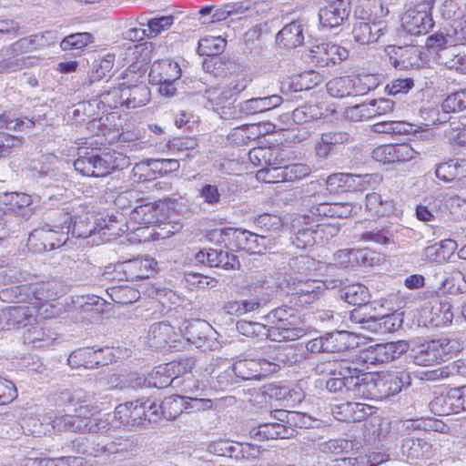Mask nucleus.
<instances>
[{
    "label": "nucleus",
    "mask_w": 466,
    "mask_h": 466,
    "mask_svg": "<svg viewBox=\"0 0 466 466\" xmlns=\"http://www.w3.org/2000/svg\"><path fill=\"white\" fill-rule=\"evenodd\" d=\"M408 349L409 344L404 340L375 344L362 352V359L373 365L389 362L400 358Z\"/></svg>",
    "instance_id": "8"
},
{
    "label": "nucleus",
    "mask_w": 466,
    "mask_h": 466,
    "mask_svg": "<svg viewBox=\"0 0 466 466\" xmlns=\"http://www.w3.org/2000/svg\"><path fill=\"white\" fill-rule=\"evenodd\" d=\"M118 428L114 414L102 416L84 417L83 434L85 433H108L111 430Z\"/></svg>",
    "instance_id": "40"
},
{
    "label": "nucleus",
    "mask_w": 466,
    "mask_h": 466,
    "mask_svg": "<svg viewBox=\"0 0 466 466\" xmlns=\"http://www.w3.org/2000/svg\"><path fill=\"white\" fill-rule=\"evenodd\" d=\"M279 171L281 173L278 175V177H280L281 181H295L309 176L311 169L306 164L298 163L280 167Z\"/></svg>",
    "instance_id": "60"
},
{
    "label": "nucleus",
    "mask_w": 466,
    "mask_h": 466,
    "mask_svg": "<svg viewBox=\"0 0 466 466\" xmlns=\"http://www.w3.org/2000/svg\"><path fill=\"white\" fill-rule=\"evenodd\" d=\"M385 26L381 22L357 21L352 29V35L360 45H369L378 41L384 34Z\"/></svg>",
    "instance_id": "28"
},
{
    "label": "nucleus",
    "mask_w": 466,
    "mask_h": 466,
    "mask_svg": "<svg viewBox=\"0 0 466 466\" xmlns=\"http://www.w3.org/2000/svg\"><path fill=\"white\" fill-rule=\"evenodd\" d=\"M127 164L126 157L116 151L102 154H86L74 161L76 171L85 177H103Z\"/></svg>",
    "instance_id": "4"
},
{
    "label": "nucleus",
    "mask_w": 466,
    "mask_h": 466,
    "mask_svg": "<svg viewBox=\"0 0 466 466\" xmlns=\"http://www.w3.org/2000/svg\"><path fill=\"white\" fill-rule=\"evenodd\" d=\"M175 335L173 327L168 323L164 321L154 323L148 331L149 346L157 350L164 349L171 341H175Z\"/></svg>",
    "instance_id": "37"
},
{
    "label": "nucleus",
    "mask_w": 466,
    "mask_h": 466,
    "mask_svg": "<svg viewBox=\"0 0 466 466\" xmlns=\"http://www.w3.org/2000/svg\"><path fill=\"white\" fill-rule=\"evenodd\" d=\"M72 444L73 449L77 454L95 457L103 453H123L124 451H127L132 446V443L128 440H126L125 443L116 444V442H111L106 445H101L98 443L96 446L91 447L89 445L90 441L86 437H77L73 441Z\"/></svg>",
    "instance_id": "16"
},
{
    "label": "nucleus",
    "mask_w": 466,
    "mask_h": 466,
    "mask_svg": "<svg viewBox=\"0 0 466 466\" xmlns=\"http://www.w3.org/2000/svg\"><path fill=\"white\" fill-rule=\"evenodd\" d=\"M368 254L366 249H340L335 253V261L343 268L368 266Z\"/></svg>",
    "instance_id": "42"
},
{
    "label": "nucleus",
    "mask_w": 466,
    "mask_h": 466,
    "mask_svg": "<svg viewBox=\"0 0 466 466\" xmlns=\"http://www.w3.org/2000/svg\"><path fill=\"white\" fill-rule=\"evenodd\" d=\"M59 400L69 410H73L77 414L84 415L83 410L88 409V405H85L88 401V396L82 390H76L73 392L64 391L61 393Z\"/></svg>",
    "instance_id": "52"
},
{
    "label": "nucleus",
    "mask_w": 466,
    "mask_h": 466,
    "mask_svg": "<svg viewBox=\"0 0 466 466\" xmlns=\"http://www.w3.org/2000/svg\"><path fill=\"white\" fill-rule=\"evenodd\" d=\"M103 349L81 348L74 350L69 355L67 361L73 369H95L107 364V360L103 357Z\"/></svg>",
    "instance_id": "19"
},
{
    "label": "nucleus",
    "mask_w": 466,
    "mask_h": 466,
    "mask_svg": "<svg viewBox=\"0 0 466 466\" xmlns=\"http://www.w3.org/2000/svg\"><path fill=\"white\" fill-rule=\"evenodd\" d=\"M236 329L241 335L248 338L269 339V328L268 322L261 323L241 319L236 323Z\"/></svg>",
    "instance_id": "51"
},
{
    "label": "nucleus",
    "mask_w": 466,
    "mask_h": 466,
    "mask_svg": "<svg viewBox=\"0 0 466 466\" xmlns=\"http://www.w3.org/2000/svg\"><path fill=\"white\" fill-rule=\"evenodd\" d=\"M159 408L163 418L168 420H175L182 413L183 409H188L186 406V397L172 395L165 398L160 403Z\"/></svg>",
    "instance_id": "49"
},
{
    "label": "nucleus",
    "mask_w": 466,
    "mask_h": 466,
    "mask_svg": "<svg viewBox=\"0 0 466 466\" xmlns=\"http://www.w3.org/2000/svg\"><path fill=\"white\" fill-rule=\"evenodd\" d=\"M452 389H451L446 394H441L435 397L429 403L430 410L432 413L439 416H445L451 413H458L453 399Z\"/></svg>",
    "instance_id": "50"
},
{
    "label": "nucleus",
    "mask_w": 466,
    "mask_h": 466,
    "mask_svg": "<svg viewBox=\"0 0 466 466\" xmlns=\"http://www.w3.org/2000/svg\"><path fill=\"white\" fill-rule=\"evenodd\" d=\"M210 328L205 320L197 319L185 324L183 335L188 342L197 347H201V342L207 338Z\"/></svg>",
    "instance_id": "46"
},
{
    "label": "nucleus",
    "mask_w": 466,
    "mask_h": 466,
    "mask_svg": "<svg viewBox=\"0 0 466 466\" xmlns=\"http://www.w3.org/2000/svg\"><path fill=\"white\" fill-rule=\"evenodd\" d=\"M250 434L258 441L286 439L291 436L289 427L277 421L259 424L250 431Z\"/></svg>",
    "instance_id": "36"
},
{
    "label": "nucleus",
    "mask_w": 466,
    "mask_h": 466,
    "mask_svg": "<svg viewBox=\"0 0 466 466\" xmlns=\"http://www.w3.org/2000/svg\"><path fill=\"white\" fill-rule=\"evenodd\" d=\"M126 109H135L146 106L150 100V90L145 84L127 86L123 84Z\"/></svg>",
    "instance_id": "34"
},
{
    "label": "nucleus",
    "mask_w": 466,
    "mask_h": 466,
    "mask_svg": "<svg viewBox=\"0 0 466 466\" xmlns=\"http://www.w3.org/2000/svg\"><path fill=\"white\" fill-rule=\"evenodd\" d=\"M465 166L466 162L464 160H450L438 165L435 175L444 182H451L457 178L461 179L465 177Z\"/></svg>",
    "instance_id": "44"
},
{
    "label": "nucleus",
    "mask_w": 466,
    "mask_h": 466,
    "mask_svg": "<svg viewBox=\"0 0 466 466\" xmlns=\"http://www.w3.org/2000/svg\"><path fill=\"white\" fill-rule=\"evenodd\" d=\"M366 208L374 217H383L390 213L392 208L390 201L383 200L378 193H371L366 196Z\"/></svg>",
    "instance_id": "57"
},
{
    "label": "nucleus",
    "mask_w": 466,
    "mask_h": 466,
    "mask_svg": "<svg viewBox=\"0 0 466 466\" xmlns=\"http://www.w3.org/2000/svg\"><path fill=\"white\" fill-rule=\"evenodd\" d=\"M268 323L269 339L274 341L296 340L306 334L305 323L295 309L280 307L262 317Z\"/></svg>",
    "instance_id": "1"
},
{
    "label": "nucleus",
    "mask_w": 466,
    "mask_h": 466,
    "mask_svg": "<svg viewBox=\"0 0 466 466\" xmlns=\"http://www.w3.org/2000/svg\"><path fill=\"white\" fill-rule=\"evenodd\" d=\"M410 384L409 373L405 371L377 374V390L379 399H386L401 391L404 386Z\"/></svg>",
    "instance_id": "17"
},
{
    "label": "nucleus",
    "mask_w": 466,
    "mask_h": 466,
    "mask_svg": "<svg viewBox=\"0 0 466 466\" xmlns=\"http://www.w3.org/2000/svg\"><path fill=\"white\" fill-rule=\"evenodd\" d=\"M4 278L11 285L0 291V298L3 300H10L14 302H25L29 300L30 287L29 284H16L18 283L17 274L14 270H9Z\"/></svg>",
    "instance_id": "32"
},
{
    "label": "nucleus",
    "mask_w": 466,
    "mask_h": 466,
    "mask_svg": "<svg viewBox=\"0 0 466 466\" xmlns=\"http://www.w3.org/2000/svg\"><path fill=\"white\" fill-rule=\"evenodd\" d=\"M351 85L350 76L336 77L328 82L327 90L333 97H347L351 96Z\"/></svg>",
    "instance_id": "59"
},
{
    "label": "nucleus",
    "mask_w": 466,
    "mask_h": 466,
    "mask_svg": "<svg viewBox=\"0 0 466 466\" xmlns=\"http://www.w3.org/2000/svg\"><path fill=\"white\" fill-rule=\"evenodd\" d=\"M319 372H327L332 378L326 382V388L330 392H347L350 394V378L358 374V368L347 360H329L317 366Z\"/></svg>",
    "instance_id": "6"
},
{
    "label": "nucleus",
    "mask_w": 466,
    "mask_h": 466,
    "mask_svg": "<svg viewBox=\"0 0 466 466\" xmlns=\"http://www.w3.org/2000/svg\"><path fill=\"white\" fill-rule=\"evenodd\" d=\"M195 361L193 359H184L179 361H173L165 364V370L169 372L176 386L180 384L179 377L189 374L193 369Z\"/></svg>",
    "instance_id": "62"
},
{
    "label": "nucleus",
    "mask_w": 466,
    "mask_h": 466,
    "mask_svg": "<svg viewBox=\"0 0 466 466\" xmlns=\"http://www.w3.org/2000/svg\"><path fill=\"white\" fill-rule=\"evenodd\" d=\"M385 53L389 56L390 65L396 69L406 70L420 64V51L414 46H387Z\"/></svg>",
    "instance_id": "15"
},
{
    "label": "nucleus",
    "mask_w": 466,
    "mask_h": 466,
    "mask_svg": "<svg viewBox=\"0 0 466 466\" xmlns=\"http://www.w3.org/2000/svg\"><path fill=\"white\" fill-rule=\"evenodd\" d=\"M83 422L84 417L81 414H57L51 420L50 424L56 432L71 431L83 434Z\"/></svg>",
    "instance_id": "41"
},
{
    "label": "nucleus",
    "mask_w": 466,
    "mask_h": 466,
    "mask_svg": "<svg viewBox=\"0 0 466 466\" xmlns=\"http://www.w3.org/2000/svg\"><path fill=\"white\" fill-rule=\"evenodd\" d=\"M424 314L434 327L451 324L454 318L452 306L446 299L435 300L431 309L424 311Z\"/></svg>",
    "instance_id": "35"
},
{
    "label": "nucleus",
    "mask_w": 466,
    "mask_h": 466,
    "mask_svg": "<svg viewBox=\"0 0 466 466\" xmlns=\"http://www.w3.org/2000/svg\"><path fill=\"white\" fill-rule=\"evenodd\" d=\"M303 24L299 20L292 21L283 26L277 34V42L287 48H294L304 42Z\"/></svg>",
    "instance_id": "33"
},
{
    "label": "nucleus",
    "mask_w": 466,
    "mask_h": 466,
    "mask_svg": "<svg viewBox=\"0 0 466 466\" xmlns=\"http://www.w3.org/2000/svg\"><path fill=\"white\" fill-rule=\"evenodd\" d=\"M181 76V70L177 63L169 60L154 62L148 74L151 84L177 81Z\"/></svg>",
    "instance_id": "27"
},
{
    "label": "nucleus",
    "mask_w": 466,
    "mask_h": 466,
    "mask_svg": "<svg viewBox=\"0 0 466 466\" xmlns=\"http://www.w3.org/2000/svg\"><path fill=\"white\" fill-rule=\"evenodd\" d=\"M440 64L450 69H455L461 73H466V47L455 46L440 55Z\"/></svg>",
    "instance_id": "45"
},
{
    "label": "nucleus",
    "mask_w": 466,
    "mask_h": 466,
    "mask_svg": "<svg viewBox=\"0 0 466 466\" xmlns=\"http://www.w3.org/2000/svg\"><path fill=\"white\" fill-rule=\"evenodd\" d=\"M350 15L348 0H334L319 12V23L323 27L333 28L340 25Z\"/></svg>",
    "instance_id": "20"
},
{
    "label": "nucleus",
    "mask_w": 466,
    "mask_h": 466,
    "mask_svg": "<svg viewBox=\"0 0 466 466\" xmlns=\"http://www.w3.org/2000/svg\"><path fill=\"white\" fill-rule=\"evenodd\" d=\"M236 247L251 254H260L267 248L266 237L252 233L248 230L236 229L233 232Z\"/></svg>",
    "instance_id": "25"
},
{
    "label": "nucleus",
    "mask_w": 466,
    "mask_h": 466,
    "mask_svg": "<svg viewBox=\"0 0 466 466\" xmlns=\"http://www.w3.org/2000/svg\"><path fill=\"white\" fill-rule=\"evenodd\" d=\"M56 339L54 332L41 325L28 329L23 335L24 343L35 349L50 346Z\"/></svg>",
    "instance_id": "39"
},
{
    "label": "nucleus",
    "mask_w": 466,
    "mask_h": 466,
    "mask_svg": "<svg viewBox=\"0 0 466 466\" xmlns=\"http://www.w3.org/2000/svg\"><path fill=\"white\" fill-rule=\"evenodd\" d=\"M157 262L149 257L137 258L121 263V268L127 280L135 281L149 278L155 271Z\"/></svg>",
    "instance_id": "22"
},
{
    "label": "nucleus",
    "mask_w": 466,
    "mask_h": 466,
    "mask_svg": "<svg viewBox=\"0 0 466 466\" xmlns=\"http://www.w3.org/2000/svg\"><path fill=\"white\" fill-rule=\"evenodd\" d=\"M340 298L349 304L364 306L369 303L370 293L364 285L354 283L341 289Z\"/></svg>",
    "instance_id": "47"
},
{
    "label": "nucleus",
    "mask_w": 466,
    "mask_h": 466,
    "mask_svg": "<svg viewBox=\"0 0 466 466\" xmlns=\"http://www.w3.org/2000/svg\"><path fill=\"white\" fill-rule=\"evenodd\" d=\"M115 56L108 54L104 56L100 61L96 70L89 76L88 83L83 85V88L91 86L95 82L100 81L102 78L107 76L113 68Z\"/></svg>",
    "instance_id": "63"
},
{
    "label": "nucleus",
    "mask_w": 466,
    "mask_h": 466,
    "mask_svg": "<svg viewBox=\"0 0 466 466\" xmlns=\"http://www.w3.org/2000/svg\"><path fill=\"white\" fill-rule=\"evenodd\" d=\"M107 293L114 302L122 305L130 304L138 298V291L127 286L111 288Z\"/></svg>",
    "instance_id": "64"
},
{
    "label": "nucleus",
    "mask_w": 466,
    "mask_h": 466,
    "mask_svg": "<svg viewBox=\"0 0 466 466\" xmlns=\"http://www.w3.org/2000/svg\"><path fill=\"white\" fill-rule=\"evenodd\" d=\"M456 342L447 338L433 339L411 350L413 362L419 366H431L445 361L455 350Z\"/></svg>",
    "instance_id": "5"
},
{
    "label": "nucleus",
    "mask_w": 466,
    "mask_h": 466,
    "mask_svg": "<svg viewBox=\"0 0 466 466\" xmlns=\"http://www.w3.org/2000/svg\"><path fill=\"white\" fill-rule=\"evenodd\" d=\"M350 334L347 331H333L323 335L326 352H339L349 348Z\"/></svg>",
    "instance_id": "56"
},
{
    "label": "nucleus",
    "mask_w": 466,
    "mask_h": 466,
    "mask_svg": "<svg viewBox=\"0 0 466 466\" xmlns=\"http://www.w3.org/2000/svg\"><path fill=\"white\" fill-rule=\"evenodd\" d=\"M466 108V89L460 90L449 95L441 104L443 116L438 117L436 121L444 123L450 119L446 117V114L451 112L462 111Z\"/></svg>",
    "instance_id": "48"
},
{
    "label": "nucleus",
    "mask_w": 466,
    "mask_h": 466,
    "mask_svg": "<svg viewBox=\"0 0 466 466\" xmlns=\"http://www.w3.org/2000/svg\"><path fill=\"white\" fill-rule=\"evenodd\" d=\"M350 397L365 400L379 399L377 390V374L363 373L358 369V374H352L348 380Z\"/></svg>",
    "instance_id": "14"
},
{
    "label": "nucleus",
    "mask_w": 466,
    "mask_h": 466,
    "mask_svg": "<svg viewBox=\"0 0 466 466\" xmlns=\"http://www.w3.org/2000/svg\"><path fill=\"white\" fill-rule=\"evenodd\" d=\"M401 319L399 316L384 315L380 318H375V320L369 321L370 330L375 333L385 334L395 331L400 327Z\"/></svg>",
    "instance_id": "54"
},
{
    "label": "nucleus",
    "mask_w": 466,
    "mask_h": 466,
    "mask_svg": "<svg viewBox=\"0 0 466 466\" xmlns=\"http://www.w3.org/2000/svg\"><path fill=\"white\" fill-rule=\"evenodd\" d=\"M290 295V301L299 307H305L317 301L326 290L325 284L317 279H298Z\"/></svg>",
    "instance_id": "11"
},
{
    "label": "nucleus",
    "mask_w": 466,
    "mask_h": 466,
    "mask_svg": "<svg viewBox=\"0 0 466 466\" xmlns=\"http://www.w3.org/2000/svg\"><path fill=\"white\" fill-rule=\"evenodd\" d=\"M248 81L244 78L230 82L224 87L207 89L203 95L209 106L220 115L221 118L239 117V106H232L238 96L247 88Z\"/></svg>",
    "instance_id": "3"
},
{
    "label": "nucleus",
    "mask_w": 466,
    "mask_h": 466,
    "mask_svg": "<svg viewBox=\"0 0 466 466\" xmlns=\"http://www.w3.org/2000/svg\"><path fill=\"white\" fill-rule=\"evenodd\" d=\"M145 408L141 407L140 400L127 401L117 405L114 411V419L118 428L137 429L145 423Z\"/></svg>",
    "instance_id": "12"
},
{
    "label": "nucleus",
    "mask_w": 466,
    "mask_h": 466,
    "mask_svg": "<svg viewBox=\"0 0 466 466\" xmlns=\"http://www.w3.org/2000/svg\"><path fill=\"white\" fill-rule=\"evenodd\" d=\"M351 78V96H363L379 86L378 78L374 75L350 76Z\"/></svg>",
    "instance_id": "53"
},
{
    "label": "nucleus",
    "mask_w": 466,
    "mask_h": 466,
    "mask_svg": "<svg viewBox=\"0 0 466 466\" xmlns=\"http://www.w3.org/2000/svg\"><path fill=\"white\" fill-rule=\"evenodd\" d=\"M157 209L151 203L137 206L130 213L129 223L139 226L132 228L136 235L139 237L141 231L148 228L149 225L157 223Z\"/></svg>",
    "instance_id": "30"
},
{
    "label": "nucleus",
    "mask_w": 466,
    "mask_h": 466,
    "mask_svg": "<svg viewBox=\"0 0 466 466\" xmlns=\"http://www.w3.org/2000/svg\"><path fill=\"white\" fill-rule=\"evenodd\" d=\"M36 308L28 306H12L3 311L5 326L3 328L21 329L31 326L36 321Z\"/></svg>",
    "instance_id": "18"
},
{
    "label": "nucleus",
    "mask_w": 466,
    "mask_h": 466,
    "mask_svg": "<svg viewBox=\"0 0 466 466\" xmlns=\"http://www.w3.org/2000/svg\"><path fill=\"white\" fill-rule=\"evenodd\" d=\"M461 45L458 38L455 25L443 28L431 35L427 39V46L437 51V59L440 63V55Z\"/></svg>",
    "instance_id": "23"
},
{
    "label": "nucleus",
    "mask_w": 466,
    "mask_h": 466,
    "mask_svg": "<svg viewBox=\"0 0 466 466\" xmlns=\"http://www.w3.org/2000/svg\"><path fill=\"white\" fill-rule=\"evenodd\" d=\"M226 40L220 36H207L198 42V53L200 56H215L224 51Z\"/></svg>",
    "instance_id": "55"
},
{
    "label": "nucleus",
    "mask_w": 466,
    "mask_h": 466,
    "mask_svg": "<svg viewBox=\"0 0 466 466\" xmlns=\"http://www.w3.org/2000/svg\"><path fill=\"white\" fill-rule=\"evenodd\" d=\"M375 178L372 174L355 175L350 173H337L328 177L327 183L335 185L339 183V187H348L353 191H364Z\"/></svg>",
    "instance_id": "26"
},
{
    "label": "nucleus",
    "mask_w": 466,
    "mask_h": 466,
    "mask_svg": "<svg viewBox=\"0 0 466 466\" xmlns=\"http://www.w3.org/2000/svg\"><path fill=\"white\" fill-rule=\"evenodd\" d=\"M439 289L443 294L461 295L466 293V274L455 268H447L439 271Z\"/></svg>",
    "instance_id": "21"
},
{
    "label": "nucleus",
    "mask_w": 466,
    "mask_h": 466,
    "mask_svg": "<svg viewBox=\"0 0 466 466\" xmlns=\"http://www.w3.org/2000/svg\"><path fill=\"white\" fill-rule=\"evenodd\" d=\"M349 52L346 48L332 43L323 42L315 45L310 49L312 62L319 66H329L345 60Z\"/></svg>",
    "instance_id": "13"
},
{
    "label": "nucleus",
    "mask_w": 466,
    "mask_h": 466,
    "mask_svg": "<svg viewBox=\"0 0 466 466\" xmlns=\"http://www.w3.org/2000/svg\"><path fill=\"white\" fill-rule=\"evenodd\" d=\"M97 106H102L105 111L116 108H125L123 84L96 95Z\"/></svg>",
    "instance_id": "43"
},
{
    "label": "nucleus",
    "mask_w": 466,
    "mask_h": 466,
    "mask_svg": "<svg viewBox=\"0 0 466 466\" xmlns=\"http://www.w3.org/2000/svg\"><path fill=\"white\" fill-rule=\"evenodd\" d=\"M279 365L264 359H244L235 361L231 367L234 374L243 380H259L270 372L277 371Z\"/></svg>",
    "instance_id": "10"
},
{
    "label": "nucleus",
    "mask_w": 466,
    "mask_h": 466,
    "mask_svg": "<svg viewBox=\"0 0 466 466\" xmlns=\"http://www.w3.org/2000/svg\"><path fill=\"white\" fill-rule=\"evenodd\" d=\"M372 407L360 402H345L335 406L332 414L340 421L353 422L365 420L371 414Z\"/></svg>",
    "instance_id": "24"
},
{
    "label": "nucleus",
    "mask_w": 466,
    "mask_h": 466,
    "mask_svg": "<svg viewBox=\"0 0 466 466\" xmlns=\"http://www.w3.org/2000/svg\"><path fill=\"white\" fill-rule=\"evenodd\" d=\"M315 209L318 215L329 218H347L351 212L350 205L342 203H319Z\"/></svg>",
    "instance_id": "61"
},
{
    "label": "nucleus",
    "mask_w": 466,
    "mask_h": 466,
    "mask_svg": "<svg viewBox=\"0 0 466 466\" xmlns=\"http://www.w3.org/2000/svg\"><path fill=\"white\" fill-rule=\"evenodd\" d=\"M430 10L431 7L425 3L408 9L401 18V26L410 35L426 34L433 26Z\"/></svg>",
    "instance_id": "7"
},
{
    "label": "nucleus",
    "mask_w": 466,
    "mask_h": 466,
    "mask_svg": "<svg viewBox=\"0 0 466 466\" xmlns=\"http://www.w3.org/2000/svg\"><path fill=\"white\" fill-rule=\"evenodd\" d=\"M268 5L265 2L244 1L236 3V18L249 22L259 21L265 17L268 11Z\"/></svg>",
    "instance_id": "38"
},
{
    "label": "nucleus",
    "mask_w": 466,
    "mask_h": 466,
    "mask_svg": "<svg viewBox=\"0 0 466 466\" xmlns=\"http://www.w3.org/2000/svg\"><path fill=\"white\" fill-rule=\"evenodd\" d=\"M281 103L282 97L278 95L248 99L239 104V117L242 115H254L270 110Z\"/></svg>",
    "instance_id": "31"
},
{
    "label": "nucleus",
    "mask_w": 466,
    "mask_h": 466,
    "mask_svg": "<svg viewBox=\"0 0 466 466\" xmlns=\"http://www.w3.org/2000/svg\"><path fill=\"white\" fill-rule=\"evenodd\" d=\"M400 451L407 461L428 459L431 455V444L420 438H406L403 440Z\"/></svg>",
    "instance_id": "29"
},
{
    "label": "nucleus",
    "mask_w": 466,
    "mask_h": 466,
    "mask_svg": "<svg viewBox=\"0 0 466 466\" xmlns=\"http://www.w3.org/2000/svg\"><path fill=\"white\" fill-rule=\"evenodd\" d=\"M59 221L34 229L28 237V245L35 252L50 251L60 248L68 240L72 217L69 213L60 212Z\"/></svg>",
    "instance_id": "2"
},
{
    "label": "nucleus",
    "mask_w": 466,
    "mask_h": 466,
    "mask_svg": "<svg viewBox=\"0 0 466 466\" xmlns=\"http://www.w3.org/2000/svg\"><path fill=\"white\" fill-rule=\"evenodd\" d=\"M120 230L116 227V221L112 217L97 218L95 224H88L85 228L82 220H75L71 229L72 236L76 238H86L92 235L99 234L105 241H109L119 236Z\"/></svg>",
    "instance_id": "9"
},
{
    "label": "nucleus",
    "mask_w": 466,
    "mask_h": 466,
    "mask_svg": "<svg viewBox=\"0 0 466 466\" xmlns=\"http://www.w3.org/2000/svg\"><path fill=\"white\" fill-rule=\"evenodd\" d=\"M197 140L192 137L175 138L170 144V149L175 155L184 154L180 159L193 158L197 154Z\"/></svg>",
    "instance_id": "58"
}]
</instances>
